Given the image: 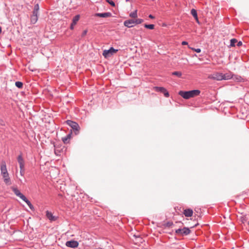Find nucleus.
Here are the masks:
<instances>
[{
	"instance_id": "obj_4",
	"label": "nucleus",
	"mask_w": 249,
	"mask_h": 249,
	"mask_svg": "<svg viewBox=\"0 0 249 249\" xmlns=\"http://www.w3.org/2000/svg\"><path fill=\"white\" fill-rule=\"evenodd\" d=\"M154 89L156 91L163 93L165 97H168L169 96V92L165 88L161 87H155Z\"/></svg>"
},
{
	"instance_id": "obj_24",
	"label": "nucleus",
	"mask_w": 249,
	"mask_h": 249,
	"mask_svg": "<svg viewBox=\"0 0 249 249\" xmlns=\"http://www.w3.org/2000/svg\"><path fill=\"white\" fill-rule=\"evenodd\" d=\"M15 86L19 89H22L23 87V84L22 82L17 81L15 83Z\"/></svg>"
},
{
	"instance_id": "obj_17",
	"label": "nucleus",
	"mask_w": 249,
	"mask_h": 249,
	"mask_svg": "<svg viewBox=\"0 0 249 249\" xmlns=\"http://www.w3.org/2000/svg\"><path fill=\"white\" fill-rule=\"evenodd\" d=\"M182 231V235H187L190 233L191 230L187 227H184L181 229Z\"/></svg>"
},
{
	"instance_id": "obj_2",
	"label": "nucleus",
	"mask_w": 249,
	"mask_h": 249,
	"mask_svg": "<svg viewBox=\"0 0 249 249\" xmlns=\"http://www.w3.org/2000/svg\"><path fill=\"white\" fill-rule=\"evenodd\" d=\"M118 51L117 49H114L113 47H110L108 50H105L103 53V55L105 58H107L111 56L113 54Z\"/></svg>"
},
{
	"instance_id": "obj_40",
	"label": "nucleus",
	"mask_w": 249,
	"mask_h": 249,
	"mask_svg": "<svg viewBox=\"0 0 249 249\" xmlns=\"http://www.w3.org/2000/svg\"><path fill=\"white\" fill-rule=\"evenodd\" d=\"M87 32H88L87 30H85L84 31H83V32L82 33L81 36L82 37L85 36L87 35Z\"/></svg>"
},
{
	"instance_id": "obj_1",
	"label": "nucleus",
	"mask_w": 249,
	"mask_h": 249,
	"mask_svg": "<svg viewBox=\"0 0 249 249\" xmlns=\"http://www.w3.org/2000/svg\"><path fill=\"white\" fill-rule=\"evenodd\" d=\"M66 124L69 125L73 130L75 135H78L79 133L80 126L78 124L75 122L68 120L66 122Z\"/></svg>"
},
{
	"instance_id": "obj_36",
	"label": "nucleus",
	"mask_w": 249,
	"mask_h": 249,
	"mask_svg": "<svg viewBox=\"0 0 249 249\" xmlns=\"http://www.w3.org/2000/svg\"><path fill=\"white\" fill-rule=\"evenodd\" d=\"M181 229H178L177 230H176L175 232L177 234H180L182 235V231H181Z\"/></svg>"
},
{
	"instance_id": "obj_20",
	"label": "nucleus",
	"mask_w": 249,
	"mask_h": 249,
	"mask_svg": "<svg viewBox=\"0 0 249 249\" xmlns=\"http://www.w3.org/2000/svg\"><path fill=\"white\" fill-rule=\"evenodd\" d=\"M79 18H80L79 15H77L75 16L72 18L71 23H72L73 24L76 25L77 24V21L79 20Z\"/></svg>"
},
{
	"instance_id": "obj_46",
	"label": "nucleus",
	"mask_w": 249,
	"mask_h": 249,
	"mask_svg": "<svg viewBox=\"0 0 249 249\" xmlns=\"http://www.w3.org/2000/svg\"><path fill=\"white\" fill-rule=\"evenodd\" d=\"M148 17H149L150 18H151V19H154V18H155V17H154V16H153L152 15H151V14H150V15H149Z\"/></svg>"
},
{
	"instance_id": "obj_7",
	"label": "nucleus",
	"mask_w": 249,
	"mask_h": 249,
	"mask_svg": "<svg viewBox=\"0 0 249 249\" xmlns=\"http://www.w3.org/2000/svg\"><path fill=\"white\" fill-rule=\"evenodd\" d=\"M190 93H191L190 92L189 90V91L180 90L178 92V94L185 99H188L191 98Z\"/></svg>"
},
{
	"instance_id": "obj_27",
	"label": "nucleus",
	"mask_w": 249,
	"mask_h": 249,
	"mask_svg": "<svg viewBox=\"0 0 249 249\" xmlns=\"http://www.w3.org/2000/svg\"><path fill=\"white\" fill-rule=\"evenodd\" d=\"M25 202H26V203L28 205V206L29 207L30 209L31 210H32V211L34 210V207L33 205L32 204L31 202L28 199H27V200L25 201Z\"/></svg>"
},
{
	"instance_id": "obj_15",
	"label": "nucleus",
	"mask_w": 249,
	"mask_h": 249,
	"mask_svg": "<svg viewBox=\"0 0 249 249\" xmlns=\"http://www.w3.org/2000/svg\"><path fill=\"white\" fill-rule=\"evenodd\" d=\"M189 91L191 93V98L198 95L200 93V91L198 89H194Z\"/></svg>"
},
{
	"instance_id": "obj_23",
	"label": "nucleus",
	"mask_w": 249,
	"mask_h": 249,
	"mask_svg": "<svg viewBox=\"0 0 249 249\" xmlns=\"http://www.w3.org/2000/svg\"><path fill=\"white\" fill-rule=\"evenodd\" d=\"M144 27L146 29H148L150 30H153L154 29L155 25H154V24H145L144 25Z\"/></svg>"
},
{
	"instance_id": "obj_39",
	"label": "nucleus",
	"mask_w": 249,
	"mask_h": 249,
	"mask_svg": "<svg viewBox=\"0 0 249 249\" xmlns=\"http://www.w3.org/2000/svg\"><path fill=\"white\" fill-rule=\"evenodd\" d=\"M192 49L193 50H194V51H195L197 53H199L201 51V50L200 48H197V49L192 48Z\"/></svg>"
},
{
	"instance_id": "obj_3",
	"label": "nucleus",
	"mask_w": 249,
	"mask_h": 249,
	"mask_svg": "<svg viewBox=\"0 0 249 249\" xmlns=\"http://www.w3.org/2000/svg\"><path fill=\"white\" fill-rule=\"evenodd\" d=\"M39 11L33 10L31 16L30 20L32 24H35L38 20Z\"/></svg>"
},
{
	"instance_id": "obj_6",
	"label": "nucleus",
	"mask_w": 249,
	"mask_h": 249,
	"mask_svg": "<svg viewBox=\"0 0 249 249\" xmlns=\"http://www.w3.org/2000/svg\"><path fill=\"white\" fill-rule=\"evenodd\" d=\"M79 245V243L77 241L75 240H70L68 241L66 243V246L68 247H70L71 248L75 249L78 247Z\"/></svg>"
},
{
	"instance_id": "obj_43",
	"label": "nucleus",
	"mask_w": 249,
	"mask_h": 249,
	"mask_svg": "<svg viewBox=\"0 0 249 249\" xmlns=\"http://www.w3.org/2000/svg\"><path fill=\"white\" fill-rule=\"evenodd\" d=\"M75 25V24H73L72 23H71V26H70V29L71 30H73L74 26Z\"/></svg>"
},
{
	"instance_id": "obj_48",
	"label": "nucleus",
	"mask_w": 249,
	"mask_h": 249,
	"mask_svg": "<svg viewBox=\"0 0 249 249\" xmlns=\"http://www.w3.org/2000/svg\"><path fill=\"white\" fill-rule=\"evenodd\" d=\"M138 236V235H137L134 234V235H133V237H134V239H136V238H137Z\"/></svg>"
},
{
	"instance_id": "obj_18",
	"label": "nucleus",
	"mask_w": 249,
	"mask_h": 249,
	"mask_svg": "<svg viewBox=\"0 0 249 249\" xmlns=\"http://www.w3.org/2000/svg\"><path fill=\"white\" fill-rule=\"evenodd\" d=\"M71 133L68 134L66 137L62 138V140L64 143L67 144L69 143V140L71 138Z\"/></svg>"
},
{
	"instance_id": "obj_38",
	"label": "nucleus",
	"mask_w": 249,
	"mask_h": 249,
	"mask_svg": "<svg viewBox=\"0 0 249 249\" xmlns=\"http://www.w3.org/2000/svg\"><path fill=\"white\" fill-rule=\"evenodd\" d=\"M0 125L4 126L5 125L4 121L0 118Z\"/></svg>"
},
{
	"instance_id": "obj_14",
	"label": "nucleus",
	"mask_w": 249,
	"mask_h": 249,
	"mask_svg": "<svg viewBox=\"0 0 249 249\" xmlns=\"http://www.w3.org/2000/svg\"><path fill=\"white\" fill-rule=\"evenodd\" d=\"M133 240L136 245H139L142 243L143 241L142 238L140 235H138V236L136 238V239Z\"/></svg>"
},
{
	"instance_id": "obj_33",
	"label": "nucleus",
	"mask_w": 249,
	"mask_h": 249,
	"mask_svg": "<svg viewBox=\"0 0 249 249\" xmlns=\"http://www.w3.org/2000/svg\"><path fill=\"white\" fill-rule=\"evenodd\" d=\"M19 198H20L22 200H23L24 202L26 200H27V198L26 197V196L23 195L22 193L20 194V195L18 196Z\"/></svg>"
},
{
	"instance_id": "obj_28",
	"label": "nucleus",
	"mask_w": 249,
	"mask_h": 249,
	"mask_svg": "<svg viewBox=\"0 0 249 249\" xmlns=\"http://www.w3.org/2000/svg\"><path fill=\"white\" fill-rule=\"evenodd\" d=\"M172 74L173 75H175L178 76V77H181L182 75V73L180 71H175L172 73Z\"/></svg>"
},
{
	"instance_id": "obj_22",
	"label": "nucleus",
	"mask_w": 249,
	"mask_h": 249,
	"mask_svg": "<svg viewBox=\"0 0 249 249\" xmlns=\"http://www.w3.org/2000/svg\"><path fill=\"white\" fill-rule=\"evenodd\" d=\"M191 14L193 16V17L194 18H196L198 17L197 11L195 9H192L191 10Z\"/></svg>"
},
{
	"instance_id": "obj_25",
	"label": "nucleus",
	"mask_w": 249,
	"mask_h": 249,
	"mask_svg": "<svg viewBox=\"0 0 249 249\" xmlns=\"http://www.w3.org/2000/svg\"><path fill=\"white\" fill-rule=\"evenodd\" d=\"M237 42V40L235 38H232L230 40V46L234 47L235 45V43Z\"/></svg>"
},
{
	"instance_id": "obj_31",
	"label": "nucleus",
	"mask_w": 249,
	"mask_h": 249,
	"mask_svg": "<svg viewBox=\"0 0 249 249\" xmlns=\"http://www.w3.org/2000/svg\"><path fill=\"white\" fill-rule=\"evenodd\" d=\"M172 225H173V223L171 221H168L164 224V226L166 227H171Z\"/></svg>"
},
{
	"instance_id": "obj_11",
	"label": "nucleus",
	"mask_w": 249,
	"mask_h": 249,
	"mask_svg": "<svg viewBox=\"0 0 249 249\" xmlns=\"http://www.w3.org/2000/svg\"><path fill=\"white\" fill-rule=\"evenodd\" d=\"M0 170H1V174L3 173H8L7 168H6V165L5 161H2L1 162V165H0Z\"/></svg>"
},
{
	"instance_id": "obj_32",
	"label": "nucleus",
	"mask_w": 249,
	"mask_h": 249,
	"mask_svg": "<svg viewBox=\"0 0 249 249\" xmlns=\"http://www.w3.org/2000/svg\"><path fill=\"white\" fill-rule=\"evenodd\" d=\"M106 1L108 4H109L111 6H112L113 7H115V2L113 0H106Z\"/></svg>"
},
{
	"instance_id": "obj_34",
	"label": "nucleus",
	"mask_w": 249,
	"mask_h": 249,
	"mask_svg": "<svg viewBox=\"0 0 249 249\" xmlns=\"http://www.w3.org/2000/svg\"><path fill=\"white\" fill-rule=\"evenodd\" d=\"M241 220L243 223H245L247 221L248 218L246 216H243L241 217Z\"/></svg>"
},
{
	"instance_id": "obj_30",
	"label": "nucleus",
	"mask_w": 249,
	"mask_h": 249,
	"mask_svg": "<svg viewBox=\"0 0 249 249\" xmlns=\"http://www.w3.org/2000/svg\"><path fill=\"white\" fill-rule=\"evenodd\" d=\"M4 182H5V183L6 185H11L12 183L9 177L6 178H5L4 179Z\"/></svg>"
},
{
	"instance_id": "obj_8",
	"label": "nucleus",
	"mask_w": 249,
	"mask_h": 249,
	"mask_svg": "<svg viewBox=\"0 0 249 249\" xmlns=\"http://www.w3.org/2000/svg\"><path fill=\"white\" fill-rule=\"evenodd\" d=\"M124 24L125 26L127 28H131L134 26V19H130L128 20H126L124 21Z\"/></svg>"
},
{
	"instance_id": "obj_41",
	"label": "nucleus",
	"mask_w": 249,
	"mask_h": 249,
	"mask_svg": "<svg viewBox=\"0 0 249 249\" xmlns=\"http://www.w3.org/2000/svg\"><path fill=\"white\" fill-rule=\"evenodd\" d=\"M25 172V169H20V174L21 176H23Z\"/></svg>"
},
{
	"instance_id": "obj_49",
	"label": "nucleus",
	"mask_w": 249,
	"mask_h": 249,
	"mask_svg": "<svg viewBox=\"0 0 249 249\" xmlns=\"http://www.w3.org/2000/svg\"><path fill=\"white\" fill-rule=\"evenodd\" d=\"M129 0H126V1H128Z\"/></svg>"
},
{
	"instance_id": "obj_16",
	"label": "nucleus",
	"mask_w": 249,
	"mask_h": 249,
	"mask_svg": "<svg viewBox=\"0 0 249 249\" xmlns=\"http://www.w3.org/2000/svg\"><path fill=\"white\" fill-rule=\"evenodd\" d=\"M233 74L231 72L223 74V80H230L232 79Z\"/></svg>"
},
{
	"instance_id": "obj_13",
	"label": "nucleus",
	"mask_w": 249,
	"mask_h": 249,
	"mask_svg": "<svg viewBox=\"0 0 249 249\" xmlns=\"http://www.w3.org/2000/svg\"><path fill=\"white\" fill-rule=\"evenodd\" d=\"M232 79L237 82H242L244 81V78L238 75L233 74Z\"/></svg>"
},
{
	"instance_id": "obj_42",
	"label": "nucleus",
	"mask_w": 249,
	"mask_h": 249,
	"mask_svg": "<svg viewBox=\"0 0 249 249\" xmlns=\"http://www.w3.org/2000/svg\"><path fill=\"white\" fill-rule=\"evenodd\" d=\"M236 43H237V46L238 47H240V46H241L242 45V42L241 41H239L238 42L237 41V42H236Z\"/></svg>"
},
{
	"instance_id": "obj_10",
	"label": "nucleus",
	"mask_w": 249,
	"mask_h": 249,
	"mask_svg": "<svg viewBox=\"0 0 249 249\" xmlns=\"http://www.w3.org/2000/svg\"><path fill=\"white\" fill-rule=\"evenodd\" d=\"M95 16L100 18H107L111 16V14L110 12H105V13H98L95 14Z\"/></svg>"
},
{
	"instance_id": "obj_5",
	"label": "nucleus",
	"mask_w": 249,
	"mask_h": 249,
	"mask_svg": "<svg viewBox=\"0 0 249 249\" xmlns=\"http://www.w3.org/2000/svg\"><path fill=\"white\" fill-rule=\"evenodd\" d=\"M209 78L213 80L221 81L223 80V73L221 72H216L210 75Z\"/></svg>"
},
{
	"instance_id": "obj_19",
	"label": "nucleus",
	"mask_w": 249,
	"mask_h": 249,
	"mask_svg": "<svg viewBox=\"0 0 249 249\" xmlns=\"http://www.w3.org/2000/svg\"><path fill=\"white\" fill-rule=\"evenodd\" d=\"M17 160H18V163H19V165L24 164V161L23 158H22L21 154H20L18 156V157L17 158Z\"/></svg>"
},
{
	"instance_id": "obj_21",
	"label": "nucleus",
	"mask_w": 249,
	"mask_h": 249,
	"mask_svg": "<svg viewBox=\"0 0 249 249\" xmlns=\"http://www.w3.org/2000/svg\"><path fill=\"white\" fill-rule=\"evenodd\" d=\"M12 190L14 194L18 196H19L21 194L20 191L17 188H13Z\"/></svg>"
},
{
	"instance_id": "obj_37",
	"label": "nucleus",
	"mask_w": 249,
	"mask_h": 249,
	"mask_svg": "<svg viewBox=\"0 0 249 249\" xmlns=\"http://www.w3.org/2000/svg\"><path fill=\"white\" fill-rule=\"evenodd\" d=\"M1 175L3 178V179H4L5 178H6L9 177L8 173L2 174Z\"/></svg>"
},
{
	"instance_id": "obj_45",
	"label": "nucleus",
	"mask_w": 249,
	"mask_h": 249,
	"mask_svg": "<svg viewBox=\"0 0 249 249\" xmlns=\"http://www.w3.org/2000/svg\"><path fill=\"white\" fill-rule=\"evenodd\" d=\"M188 44V42L186 41H183L181 43V44L182 45H187Z\"/></svg>"
},
{
	"instance_id": "obj_12",
	"label": "nucleus",
	"mask_w": 249,
	"mask_h": 249,
	"mask_svg": "<svg viewBox=\"0 0 249 249\" xmlns=\"http://www.w3.org/2000/svg\"><path fill=\"white\" fill-rule=\"evenodd\" d=\"M193 211L191 209H186L184 210L183 214L186 217H191L192 216Z\"/></svg>"
},
{
	"instance_id": "obj_35",
	"label": "nucleus",
	"mask_w": 249,
	"mask_h": 249,
	"mask_svg": "<svg viewBox=\"0 0 249 249\" xmlns=\"http://www.w3.org/2000/svg\"><path fill=\"white\" fill-rule=\"evenodd\" d=\"M33 10L39 11V6L38 3H36L34 5Z\"/></svg>"
},
{
	"instance_id": "obj_29",
	"label": "nucleus",
	"mask_w": 249,
	"mask_h": 249,
	"mask_svg": "<svg viewBox=\"0 0 249 249\" xmlns=\"http://www.w3.org/2000/svg\"><path fill=\"white\" fill-rule=\"evenodd\" d=\"M143 22V19H142V18H137L136 19H134L135 24H141Z\"/></svg>"
},
{
	"instance_id": "obj_26",
	"label": "nucleus",
	"mask_w": 249,
	"mask_h": 249,
	"mask_svg": "<svg viewBox=\"0 0 249 249\" xmlns=\"http://www.w3.org/2000/svg\"><path fill=\"white\" fill-rule=\"evenodd\" d=\"M129 16L132 18H136L137 17V10H135L133 12L129 14Z\"/></svg>"
},
{
	"instance_id": "obj_9",
	"label": "nucleus",
	"mask_w": 249,
	"mask_h": 249,
	"mask_svg": "<svg viewBox=\"0 0 249 249\" xmlns=\"http://www.w3.org/2000/svg\"><path fill=\"white\" fill-rule=\"evenodd\" d=\"M46 216L51 221H54L57 218V217L53 216V213L48 211H47L46 212Z\"/></svg>"
},
{
	"instance_id": "obj_44",
	"label": "nucleus",
	"mask_w": 249,
	"mask_h": 249,
	"mask_svg": "<svg viewBox=\"0 0 249 249\" xmlns=\"http://www.w3.org/2000/svg\"><path fill=\"white\" fill-rule=\"evenodd\" d=\"M20 169H24V164L19 165Z\"/></svg>"
},
{
	"instance_id": "obj_47",
	"label": "nucleus",
	"mask_w": 249,
	"mask_h": 249,
	"mask_svg": "<svg viewBox=\"0 0 249 249\" xmlns=\"http://www.w3.org/2000/svg\"><path fill=\"white\" fill-rule=\"evenodd\" d=\"M195 20H196V22L198 24H200V21H199V19H198V17H197V18H195Z\"/></svg>"
}]
</instances>
